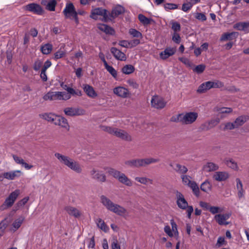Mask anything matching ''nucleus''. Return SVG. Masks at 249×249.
<instances>
[{
    "label": "nucleus",
    "instance_id": "de8ad7c7",
    "mask_svg": "<svg viewBox=\"0 0 249 249\" xmlns=\"http://www.w3.org/2000/svg\"><path fill=\"white\" fill-rule=\"evenodd\" d=\"M105 67L107 71L113 77V78L115 79L117 78V72L112 66H110L107 64L105 66Z\"/></svg>",
    "mask_w": 249,
    "mask_h": 249
},
{
    "label": "nucleus",
    "instance_id": "bb28decb",
    "mask_svg": "<svg viewBox=\"0 0 249 249\" xmlns=\"http://www.w3.org/2000/svg\"><path fill=\"white\" fill-rule=\"evenodd\" d=\"M229 177V174L226 172H216L213 175V178L216 181H225Z\"/></svg>",
    "mask_w": 249,
    "mask_h": 249
},
{
    "label": "nucleus",
    "instance_id": "79ce46f5",
    "mask_svg": "<svg viewBox=\"0 0 249 249\" xmlns=\"http://www.w3.org/2000/svg\"><path fill=\"white\" fill-rule=\"evenodd\" d=\"M8 222L6 218L1 220L0 222V233L3 235L5 232V230L8 227Z\"/></svg>",
    "mask_w": 249,
    "mask_h": 249
},
{
    "label": "nucleus",
    "instance_id": "f03ea898",
    "mask_svg": "<svg viewBox=\"0 0 249 249\" xmlns=\"http://www.w3.org/2000/svg\"><path fill=\"white\" fill-rule=\"evenodd\" d=\"M54 156L61 162L71 169L77 173H80L82 172V169L79 163L69 157L62 155L58 153H55Z\"/></svg>",
    "mask_w": 249,
    "mask_h": 249
},
{
    "label": "nucleus",
    "instance_id": "864d4df0",
    "mask_svg": "<svg viewBox=\"0 0 249 249\" xmlns=\"http://www.w3.org/2000/svg\"><path fill=\"white\" fill-rule=\"evenodd\" d=\"M211 88H221L224 87V84L219 80L211 81Z\"/></svg>",
    "mask_w": 249,
    "mask_h": 249
},
{
    "label": "nucleus",
    "instance_id": "a211bd4d",
    "mask_svg": "<svg viewBox=\"0 0 249 249\" xmlns=\"http://www.w3.org/2000/svg\"><path fill=\"white\" fill-rule=\"evenodd\" d=\"M64 112L67 116H73L82 114L83 110L78 108L69 107L65 108L64 109Z\"/></svg>",
    "mask_w": 249,
    "mask_h": 249
},
{
    "label": "nucleus",
    "instance_id": "cd10ccee",
    "mask_svg": "<svg viewBox=\"0 0 249 249\" xmlns=\"http://www.w3.org/2000/svg\"><path fill=\"white\" fill-rule=\"evenodd\" d=\"M65 45L63 44L59 48V49L54 53L53 59L56 61L59 59L65 57L67 54L66 51L65 49Z\"/></svg>",
    "mask_w": 249,
    "mask_h": 249
},
{
    "label": "nucleus",
    "instance_id": "6e6552de",
    "mask_svg": "<svg viewBox=\"0 0 249 249\" xmlns=\"http://www.w3.org/2000/svg\"><path fill=\"white\" fill-rule=\"evenodd\" d=\"M25 9L37 15H42L44 12L42 7L39 4L34 2L26 5L25 6Z\"/></svg>",
    "mask_w": 249,
    "mask_h": 249
},
{
    "label": "nucleus",
    "instance_id": "c03bdc74",
    "mask_svg": "<svg viewBox=\"0 0 249 249\" xmlns=\"http://www.w3.org/2000/svg\"><path fill=\"white\" fill-rule=\"evenodd\" d=\"M225 163L228 166L232 169L237 170L238 169L237 163L231 159H226Z\"/></svg>",
    "mask_w": 249,
    "mask_h": 249
},
{
    "label": "nucleus",
    "instance_id": "a878e982",
    "mask_svg": "<svg viewBox=\"0 0 249 249\" xmlns=\"http://www.w3.org/2000/svg\"><path fill=\"white\" fill-rule=\"evenodd\" d=\"M97 28L101 31L104 32L106 34L113 35L115 34V30L112 27L107 24L100 23L97 25Z\"/></svg>",
    "mask_w": 249,
    "mask_h": 249
},
{
    "label": "nucleus",
    "instance_id": "0eeeda50",
    "mask_svg": "<svg viewBox=\"0 0 249 249\" xmlns=\"http://www.w3.org/2000/svg\"><path fill=\"white\" fill-rule=\"evenodd\" d=\"M166 103L162 97L157 95L153 96L151 100L152 107L158 109L163 108Z\"/></svg>",
    "mask_w": 249,
    "mask_h": 249
},
{
    "label": "nucleus",
    "instance_id": "f8f14e48",
    "mask_svg": "<svg viewBox=\"0 0 249 249\" xmlns=\"http://www.w3.org/2000/svg\"><path fill=\"white\" fill-rule=\"evenodd\" d=\"M219 122V118L212 119L202 124L200 126V129L202 131H208L215 126Z\"/></svg>",
    "mask_w": 249,
    "mask_h": 249
},
{
    "label": "nucleus",
    "instance_id": "f3484780",
    "mask_svg": "<svg viewBox=\"0 0 249 249\" xmlns=\"http://www.w3.org/2000/svg\"><path fill=\"white\" fill-rule=\"evenodd\" d=\"M230 213L218 214L214 216V219L219 225H226L228 224V223L226 222V220L230 218Z\"/></svg>",
    "mask_w": 249,
    "mask_h": 249
},
{
    "label": "nucleus",
    "instance_id": "ea45409f",
    "mask_svg": "<svg viewBox=\"0 0 249 249\" xmlns=\"http://www.w3.org/2000/svg\"><path fill=\"white\" fill-rule=\"evenodd\" d=\"M173 168L179 174H184L188 171V169L186 166L181 165L178 163L176 164L174 166H173Z\"/></svg>",
    "mask_w": 249,
    "mask_h": 249
},
{
    "label": "nucleus",
    "instance_id": "20e7f679",
    "mask_svg": "<svg viewBox=\"0 0 249 249\" xmlns=\"http://www.w3.org/2000/svg\"><path fill=\"white\" fill-rule=\"evenodd\" d=\"M19 194L20 190L18 189H16L11 193L5 200L4 203L0 206V209L3 211L11 207Z\"/></svg>",
    "mask_w": 249,
    "mask_h": 249
},
{
    "label": "nucleus",
    "instance_id": "603ef678",
    "mask_svg": "<svg viewBox=\"0 0 249 249\" xmlns=\"http://www.w3.org/2000/svg\"><path fill=\"white\" fill-rule=\"evenodd\" d=\"M43 65V61L42 60L37 59L36 60L33 64L34 70L37 71H38Z\"/></svg>",
    "mask_w": 249,
    "mask_h": 249
},
{
    "label": "nucleus",
    "instance_id": "6e6d98bb",
    "mask_svg": "<svg viewBox=\"0 0 249 249\" xmlns=\"http://www.w3.org/2000/svg\"><path fill=\"white\" fill-rule=\"evenodd\" d=\"M165 10L168 11L170 10H175L178 8V5L172 3H167L164 5Z\"/></svg>",
    "mask_w": 249,
    "mask_h": 249
},
{
    "label": "nucleus",
    "instance_id": "774afa93",
    "mask_svg": "<svg viewBox=\"0 0 249 249\" xmlns=\"http://www.w3.org/2000/svg\"><path fill=\"white\" fill-rule=\"evenodd\" d=\"M130 43V48H132L135 47L140 44V39H134L131 40H129Z\"/></svg>",
    "mask_w": 249,
    "mask_h": 249
},
{
    "label": "nucleus",
    "instance_id": "09e8293b",
    "mask_svg": "<svg viewBox=\"0 0 249 249\" xmlns=\"http://www.w3.org/2000/svg\"><path fill=\"white\" fill-rule=\"evenodd\" d=\"M29 199V196L24 197L21 200H19L17 204L15 207L16 210H18L20 207L24 206L28 201Z\"/></svg>",
    "mask_w": 249,
    "mask_h": 249
},
{
    "label": "nucleus",
    "instance_id": "393cba45",
    "mask_svg": "<svg viewBox=\"0 0 249 249\" xmlns=\"http://www.w3.org/2000/svg\"><path fill=\"white\" fill-rule=\"evenodd\" d=\"M21 174V171L20 170H15L13 171H10L5 172L3 174V177L9 180H14L16 178L19 177Z\"/></svg>",
    "mask_w": 249,
    "mask_h": 249
},
{
    "label": "nucleus",
    "instance_id": "4be33fe9",
    "mask_svg": "<svg viewBox=\"0 0 249 249\" xmlns=\"http://www.w3.org/2000/svg\"><path fill=\"white\" fill-rule=\"evenodd\" d=\"M83 89L89 97L94 98L97 96V93L91 86L88 84H84L83 85Z\"/></svg>",
    "mask_w": 249,
    "mask_h": 249
},
{
    "label": "nucleus",
    "instance_id": "a18cd8bd",
    "mask_svg": "<svg viewBox=\"0 0 249 249\" xmlns=\"http://www.w3.org/2000/svg\"><path fill=\"white\" fill-rule=\"evenodd\" d=\"M128 33L133 37L139 38L140 39H142L143 37L142 34L140 31L137 30L135 29H130Z\"/></svg>",
    "mask_w": 249,
    "mask_h": 249
},
{
    "label": "nucleus",
    "instance_id": "f257e3e1",
    "mask_svg": "<svg viewBox=\"0 0 249 249\" xmlns=\"http://www.w3.org/2000/svg\"><path fill=\"white\" fill-rule=\"evenodd\" d=\"M102 204L109 211L120 216H124L126 213V210L118 204H114L108 198L104 195L100 196Z\"/></svg>",
    "mask_w": 249,
    "mask_h": 249
},
{
    "label": "nucleus",
    "instance_id": "4468645a",
    "mask_svg": "<svg viewBox=\"0 0 249 249\" xmlns=\"http://www.w3.org/2000/svg\"><path fill=\"white\" fill-rule=\"evenodd\" d=\"M176 48L167 47L160 53V57L162 60H166L173 55L176 52Z\"/></svg>",
    "mask_w": 249,
    "mask_h": 249
},
{
    "label": "nucleus",
    "instance_id": "6ab92c4d",
    "mask_svg": "<svg viewBox=\"0 0 249 249\" xmlns=\"http://www.w3.org/2000/svg\"><path fill=\"white\" fill-rule=\"evenodd\" d=\"M110 52L113 56L117 60L125 61L126 59L124 53L115 47H112L110 49Z\"/></svg>",
    "mask_w": 249,
    "mask_h": 249
},
{
    "label": "nucleus",
    "instance_id": "338daca9",
    "mask_svg": "<svg viewBox=\"0 0 249 249\" xmlns=\"http://www.w3.org/2000/svg\"><path fill=\"white\" fill-rule=\"evenodd\" d=\"M195 18L199 20L204 21L206 20L207 17L204 13H197L195 16Z\"/></svg>",
    "mask_w": 249,
    "mask_h": 249
},
{
    "label": "nucleus",
    "instance_id": "8fccbe9b",
    "mask_svg": "<svg viewBox=\"0 0 249 249\" xmlns=\"http://www.w3.org/2000/svg\"><path fill=\"white\" fill-rule=\"evenodd\" d=\"M138 18L141 22L144 25L149 24L151 20V18L146 17L142 14H139L138 16Z\"/></svg>",
    "mask_w": 249,
    "mask_h": 249
},
{
    "label": "nucleus",
    "instance_id": "72a5a7b5",
    "mask_svg": "<svg viewBox=\"0 0 249 249\" xmlns=\"http://www.w3.org/2000/svg\"><path fill=\"white\" fill-rule=\"evenodd\" d=\"M237 34V33L234 32L231 33H225L222 35L220 40V41L232 40L236 37Z\"/></svg>",
    "mask_w": 249,
    "mask_h": 249
},
{
    "label": "nucleus",
    "instance_id": "2eb2a0df",
    "mask_svg": "<svg viewBox=\"0 0 249 249\" xmlns=\"http://www.w3.org/2000/svg\"><path fill=\"white\" fill-rule=\"evenodd\" d=\"M233 28L235 30L248 33H249V22L241 21L237 22L233 25Z\"/></svg>",
    "mask_w": 249,
    "mask_h": 249
},
{
    "label": "nucleus",
    "instance_id": "39448f33",
    "mask_svg": "<svg viewBox=\"0 0 249 249\" xmlns=\"http://www.w3.org/2000/svg\"><path fill=\"white\" fill-rule=\"evenodd\" d=\"M63 13L66 18H72L76 23L78 22V17L77 16L76 11L72 3H66Z\"/></svg>",
    "mask_w": 249,
    "mask_h": 249
},
{
    "label": "nucleus",
    "instance_id": "412c9836",
    "mask_svg": "<svg viewBox=\"0 0 249 249\" xmlns=\"http://www.w3.org/2000/svg\"><path fill=\"white\" fill-rule=\"evenodd\" d=\"M114 135L125 141H131V137L124 130L116 128Z\"/></svg>",
    "mask_w": 249,
    "mask_h": 249
},
{
    "label": "nucleus",
    "instance_id": "b1692460",
    "mask_svg": "<svg viewBox=\"0 0 249 249\" xmlns=\"http://www.w3.org/2000/svg\"><path fill=\"white\" fill-rule=\"evenodd\" d=\"M55 124L69 129V125L67 120L64 117L61 116H55Z\"/></svg>",
    "mask_w": 249,
    "mask_h": 249
},
{
    "label": "nucleus",
    "instance_id": "680f3d73",
    "mask_svg": "<svg viewBox=\"0 0 249 249\" xmlns=\"http://www.w3.org/2000/svg\"><path fill=\"white\" fill-rule=\"evenodd\" d=\"M209 211L213 214H215L223 211V209L217 206H211Z\"/></svg>",
    "mask_w": 249,
    "mask_h": 249
},
{
    "label": "nucleus",
    "instance_id": "1a4fd4ad",
    "mask_svg": "<svg viewBox=\"0 0 249 249\" xmlns=\"http://www.w3.org/2000/svg\"><path fill=\"white\" fill-rule=\"evenodd\" d=\"M198 117V114L195 112H186L185 114H182V118L181 123L186 124H189L196 121Z\"/></svg>",
    "mask_w": 249,
    "mask_h": 249
},
{
    "label": "nucleus",
    "instance_id": "4c0bfd02",
    "mask_svg": "<svg viewBox=\"0 0 249 249\" xmlns=\"http://www.w3.org/2000/svg\"><path fill=\"white\" fill-rule=\"evenodd\" d=\"M200 189L204 192L208 193L212 190V184L208 180H206L201 184Z\"/></svg>",
    "mask_w": 249,
    "mask_h": 249
},
{
    "label": "nucleus",
    "instance_id": "13d9d810",
    "mask_svg": "<svg viewBox=\"0 0 249 249\" xmlns=\"http://www.w3.org/2000/svg\"><path fill=\"white\" fill-rule=\"evenodd\" d=\"M205 66L203 64H200L196 66L194 69L193 71L198 74L202 73L205 69Z\"/></svg>",
    "mask_w": 249,
    "mask_h": 249
},
{
    "label": "nucleus",
    "instance_id": "052dcab7",
    "mask_svg": "<svg viewBox=\"0 0 249 249\" xmlns=\"http://www.w3.org/2000/svg\"><path fill=\"white\" fill-rule=\"evenodd\" d=\"M234 128H236L235 124H234V122L231 123L228 122L225 124L224 127L223 129V130L225 131L226 130H232Z\"/></svg>",
    "mask_w": 249,
    "mask_h": 249
},
{
    "label": "nucleus",
    "instance_id": "f704fd0d",
    "mask_svg": "<svg viewBox=\"0 0 249 249\" xmlns=\"http://www.w3.org/2000/svg\"><path fill=\"white\" fill-rule=\"evenodd\" d=\"M53 45L50 43L42 44L40 47V51L44 54H50L53 50Z\"/></svg>",
    "mask_w": 249,
    "mask_h": 249
},
{
    "label": "nucleus",
    "instance_id": "69168bd1",
    "mask_svg": "<svg viewBox=\"0 0 249 249\" xmlns=\"http://www.w3.org/2000/svg\"><path fill=\"white\" fill-rule=\"evenodd\" d=\"M179 60L183 64L186 65L187 66L191 67L192 66V63L190 61V60L186 57H180L179 58Z\"/></svg>",
    "mask_w": 249,
    "mask_h": 249
},
{
    "label": "nucleus",
    "instance_id": "e433bc0d",
    "mask_svg": "<svg viewBox=\"0 0 249 249\" xmlns=\"http://www.w3.org/2000/svg\"><path fill=\"white\" fill-rule=\"evenodd\" d=\"M24 220V217L20 216L16 219L12 224V230L14 231H16L18 229Z\"/></svg>",
    "mask_w": 249,
    "mask_h": 249
},
{
    "label": "nucleus",
    "instance_id": "e2e57ef3",
    "mask_svg": "<svg viewBox=\"0 0 249 249\" xmlns=\"http://www.w3.org/2000/svg\"><path fill=\"white\" fill-rule=\"evenodd\" d=\"M127 83L133 89H137L139 87V85L133 79H130L127 80Z\"/></svg>",
    "mask_w": 249,
    "mask_h": 249
},
{
    "label": "nucleus",
    "instance_id": "49530a36",
    "mask_svg": "<svg viewBox=\"0 0 249 249\" xmlns=\"http://www.w3.org/2000/svg\"><path fill=\"white\" fill-rule=\"evenodd\" d=\"M66 91L70 94V96H81L82 95L81 90L79 89H74L72 88H67Z\"/></svg>",
    "mask_w": 249,
    "mask_h": 249
},
{
    "label": "nucleus",
    "instance_id": "c85d7f7f",
    "mask_svg": "<svg viewBox=\"0 0 249 249\" xmlns=\"http://www.w3.org/2000/svg\"><path fill=\"white\" fill-rule=\"evenodd\" d=\"M218 168V165L212 162H207L203 167V170L207 172L215 171Z\"/></svg>",
    "mask_w": 249,
    "mask_h": 249
},
{
    "label": "nucleus",
    "instance_id": "bf43d9fd",
    "mask_svg": "<svg viewBox=\"0 0 249 249\" xmlns=\"http://www.w3.org/2000/svg\"><path fill=\"white\" fill-rule=\"evenodd\" d=\"M172 29L174 30L175 33H177L180 31L181 26L180 24L177 21H172L171 22Z\"/></svg>",
    "mask_w": 249,
    "mask_h": 249
},
{
    "label": "nucleus",
    "instance_id": "473e14b6",
    "mask_svg": "<svg viewBox=\"0 0 249 249\" xmlns=\"http://www.w3.org/2000/svg\"><path fill=\"white\" fill-rule=\"evenodd\" d=\"M117 179L119 182L126 186H131L132 185V181L129 179L124 173H121L120 175L119 176Z\"/></svg>",
    "mask_w": 249,
    "mask_h": 249
},
{
    "label": "nucleus",
    "instance_id": "aec40b11",
    "mask_svg": "<svg viewBox=\"0 0 249 249\" xmlns=\"http://www.w3.org/2000/svg\"><path fill=\"white\" fill-rule=\"evenodd\" d=\"M64 210L70 215L72 216L75 218H78L82 214V213L80 210L72 206H66L65 207Z\"/></svg>",
    "mask_w": 249,
    "mask_h": 249
},
{
    "label": "nucleus",
    "instance_id": "2f4dec72",
    "mask_svg": "<svg viewBox=\"0 0 249 249\" xmlns=\"http://www.w3.org/2000/svg\"><path fill=\"white\" fill-rule=\"evenodd\" d=\"M249 120L248 115H241L237 117L233 122L236 128L243 125Z\"/></svg>",
    "mask_w": 249,
    "mask_h": 249
},
{
    "label": "nucleus",
    "instance_id": "5701e85b",
    "mask_svg": "<svg viewBox=\"0 0 249 249\" xmlns=\"http://www.w3.org/2000/svg\"><path fill=\"white\" fill-rule=\"evenodd\" d=\"M41 3L50 11H54L57 4L56 0H42Z\"/></svg>",
    "mask_w": 249,
    "mask_h": 249
},
{
    "label": "nucleus",
    "instance_id": "4d7b16f0",
    "mask_svg": "<svg viewBox=\"0 0 249 249\" xmlns=\"http://www.w3.org/2000/svg\"><path fill=\"white\" fill-rule=\"evenodd\" d=\"M193 6L188 1L186 0V2L184 3L182 5L181 10L185 12H188L190 10Z\"/></svg>",
    "mask_w": 249,
    "mask_h": 249
},
{
    "label": "nucleus",
    "instance_id": "9d476101",
    "mask_svg": "<svg viewBox=\"0 0 249 249\" xmlns=\"http://www.w3.org/2000/svg\"><path fill=\"white\" fill-rule=\"evenodd\" d=\"M176 203L178 207L181 210H185L190 205H188V203L185 199L183 195L178 191H176Z\"/></svg>",
    "mask_w": 249,
    "mask_h": 249
},
{
    "label": "nucleus",
    "instance_id": "37998d69",
    "mask_svg": "<svg viewBox=\"0 0 249 249\" xmlns=\"http://www.w3.org/2000/svg\"><path fill=\"white\" fill-rule=\"evenodd\" d=\"M104 169L107 171V173L109 175H111L115 178H117L120 175L121 172L118 170H115L113 168H104Z\"/></svg>",
    "mask_w": 249,
    "mask_h": 249
},
{
    "label": "nucleus",
    "instance_id": "c756f323",
    "mask_svg": "<svg viewBox=\"0 0 249 249\" xmlns=\"http://www.w3.org/2000/svg\"><path fill=\"white\" fill-rule=\"evenodd\" d=\"M211 81L202 83L197 88V92L203 93L211 89Z\"/></svg>",
    "mask_w": 249,
    "mask_h": 249
},
{
    "label": "nucleus",
    "instance_id": "0e129e2a",
    "mask_svg": "<svg viewBox=\"0 0 249 249\" xmlns=\"http://www.w3.org/2000/svg\"><path fill=\"white\" fill-rule=\"evenodd\" d=\"M102 128L103 130L108 132V133L114 135L116 128H113L110 126H103Z\"/></svg>",
    "mask_w": 249,
    "mask_h": 249
},
{
    "label": "nucleus",
    "instance_id": "a19ab883",
    "mask_svg": "<svg viewBox=\"0 0 249 249\" xmlns=\"http://www.w3.org/2000/svg\"><path fill=\"white\" fill-rule=\"evenodd\" d=\"M135 71L134 67L132 65H126L122 69L123 73L125 74H130L132 73Z\"/></svg>",
    "mask_w": 249,
    "mask_h": 249
},
{
    "label": "nucleus",
    "instance_id": "dca6fc26",
    "mask_svg": "<svg viewBox=\"0 0 249 249\" xmlns=\"http://www.w3.org/2000/svg\"><path fill=\"white\" fill-rule=\"evenodd\" d=\"M113 92L118 96L122 98H126L129 95V91L127 89L123 87H117L113 89Z\"/></svg>",
    "mask_w": 249,
    "mask_h": 249
},
{
    "label": "nucleus",
    "instance_id": "423d86ee",
    "mask_svg": "<svg viewBox=\"0 0 249 249\" xmlns=\"http://www.w3.org/2000/svg\"><path fill=\"white\" fill-rule=\"evenodd\" d=\"M98 16H101L103 17L104 21L105 22L109 20V12L102 7L96 8L91 11L90 17L94 19H97Z\"/></svg>",
    "mask_w": 249,
    "mask_h": 249
},
{
    "label": "nucleus",
    "instance_id": "7c9ffc66",
    "mask_svg": "<svg viewBox=\"0 0 249 249\" xmlns=\"http://www.w3.org/2000/svg\"><path fill=\"white\" fill-rule=\"evenodd\" d=\"M59 93L57 92L49 91L45 94L43 96V99L47 100H59Z\"/></svg>",
    "mask_w": 249,
    "mask_h": 249
},
{
    "label": "nucleus",
    "instance_id": "58836bf2",
    "mask_svg": "<svg viewBox=\"0 0 249 249\" xmlns=\"http://www.w3.org/2000/svg\"><path fill=\"white\" fill-rule=\"evenodd\" d=\"M96 223L97 227L105 232H107L109 230V228L101 218L97 219Z\"/></svg>",
    "mask_w": 249,
    "mask_h": 249
},
{
    "label": "nucleus",
    "instance_id": "9b49d317",
    "mask_svg": "<svg viewBox=\"0 0 249 249\" xmlns=\"http://www.w3.org/2000/svg\"><path fill=\"white\" fill-rule=\"evenodd\" d=\"M90 173L93 179L101 182H105L106 181V176L102 171L93 168Z\"/></svg>",
    "mask_w": 249,
    "mask_h": 249
},
{
    "label": "nucleus",
    "instance_id": "c9c22d12",
    "mask_svg": "<svg viewBox=\"0 0 249 249\" xmlns=\"http://www.w3.org/2000/svg\"><path fill=\"white\" fill-rule=\"evenodd\" d=\"M236 188L238 190V196L239 198H242L244 196L245 191L243 188V184L241 180L239 178L236 179Z\"/></svg>",
    "mask_w": 249,
    "mask_h": 249
},
{
    "label": "nucleus",
    "instance_id": "5fc2aeb1",
    "mask_svg": "<svg viewBox=\"0 0 249 249\" xmlns=\"http://www.w3.org/2000/svg\"><path fill=\"white\" fill-rule=\"evenodd\" d=\"M58 93H59V100H67L71 98V96L68 92L58 91Z\"/></svg>",
    "mask_w": 249,
    "mask_h": 249
},
{
    "label": "nucleus",
    "instance_id": "7ed1b4c3",
    "mask_svg": "<svg viewBox=\"0 0 249 249\" xmlns=\"http://www.w3.org/2000/svg\"><path fill=\"white\" fill-rule=\"evenodd\" d=\"M159 160H160L158 159L146 158L127 160L125 162V164L131 167H139L151 163L157 162L159 161Z\"/></svg>",
    "mask_w": 249,
    "mask_h": 249
},
{
    "label": "nucleus",
    "instance_id": "ddd939ff",
    "mask_svg": "<svg viewBox=\"0 0 249 249\" xmlns=\"http://www.w3.org/2000/svg\"><path fill=\"white\" fill-rule=\"evenodd\" d=\"M125 12L124 8L121 5L118 4L113 7L111 10V13L109 12V20H111L112 18L114 19L119 15L124 14Z\"/></svg>",
    "mask_w": 249,
    "mask_h": 249
},
{
    "label": "nucleus",
    "instance_id": "3c124183",
    "mask_svg": "<svg viewBox=\"0 0 249 249\" xmlns=\"http://www.w3.org/2000/svg\"><path fill=\"white\" fill-rule=\"evenodd\" d=\"M135 180L140 182L141 183L145 185L147 184L148 182H149L151 184L153 183L152 179L145 177H136L135 178Z\"/></svg>",
    "mask_w": 249,
    "mask_h": 249
}]
</instances>
